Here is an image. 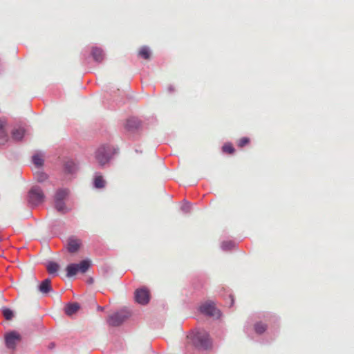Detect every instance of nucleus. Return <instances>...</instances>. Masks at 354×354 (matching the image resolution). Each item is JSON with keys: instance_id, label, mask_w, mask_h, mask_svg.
<instances>
[{"instance_id": "obj_27", "label": "nucleus", "mask_w": 354, "mask_h": 354, "mask_svg": "<svg viewBox=\"0 0 354 354\" xmlns=\"http://www.w3.org/2000/svg\"><path fill=\"white\" fill-rule=\"evenodd\" d=\"M80 240L75 236H72L68 238V243L72 244V243H78Z\"/></svg>"}, {"instance_id": "obj_8", "label": "nucleus", "mask_w": 354, "mask_h": 354, "mask_svg": "<svg viewBox=\"0 0 354 354\" xmlns=\"http://www.w3.org/2000/svg\"><path fill=\"white\" fill-rule=\"evenodd\" d=\"M136 301L140 304L145 305L149 303L150 293L147 288L137 289L135 292Z\"/></svg>"}, {"instance_id": "obj_2", "label": "nucleus", "mask_w": 354, "mask_h": 354, "mask_svg": "<svg viewBox=\"0 0 354 354\" xmlns=\"http://www.w3.org/2000/svg\"><path fill=\"white\" fill-rule=\"evenodd\" d=\"M112 148L109 145L100 147L95 153V158L100 166L106 165L111 158Z\"/></svg>"}, {"instance_id": "obj_12", "label": "nucleus", "mask_w": 354, "mask_h": 354, "mask_svg": "<svg viewBox=\"0 0 354 354\" xmlns=\"http://www.w3.org/2000/svg\"><path fill=\"white\" fill-rule=\"evenodd\" d=\"M39 290L44 294L48 293L52 290L50 280L49 279L44 280L39 286Z\"/></svg>"}, {"instance_id": "obj_31", "label": "nucleus", "mask_w": 354, "mask_h": 354, "mask_svg": "<svg viewBox=\"0 0 354 354\" xmlns=\"http://www.w3.org/2000/svg\"><path fill=\"white\" fill-rule=\"evenodd\" d=\"M98 309L102 310V307H98Z\"/></svg>"}, {"instance_id": "obj_18", "label": "nucleus", "mask_w": 354, "mask_h": 354, "mask_svg": "<svg viewBox=\"0 0 354 354\" xmlns=\"http://www.w3.org/2000/svg\"><path fill=\"white\" fill-rule=\"evenodd\" d=\"M59 266L55 262H49L47 265V270L50 274H55L57 272Z\"/></svg>"}, {"instance_id": "obj_19", "label": "nucleus", "mask_w": 354, "mask_h": 354, "mask_svg": "<svg viewBox=\"0 0 354 354\" xmlns=\"http://www.w3.org/2000/svg\"><path fill=\"white\" fill-rule=\"evenodd\" d=\"M139 55L146 59H149L150 55H151V52H150L149 48L147 46L142 47L139 51Z\"/></svg>"}, {"instance_id": "obj_14", "label": "nucleus", "mask_w": 354, "mask_h": 354, "mask_svg": "<svg viewBox=\"0 0 354 354\" xmlns=\"http://www.w3.org/2000/svg\"><path fill=\"white\" fill-rule=\"evenodd\" d=\"M24 136V129L22 128L15 129L12 132V138L15 140H21Z\"/></svg>"}, {"instance_id": "obj_1", "label": "nucleus", "mask_w": 354, "mask_h": 354, "mask_svg": "<svg viewBox=\"0 0 354 354\" xmlns=\"http://www.w3.org/2000/svg\"><path fill=\"white\" fill-rule=\"evenodd\" d=\"M187 338L198 348L207 349L212 346L209 334L203 330L193 332L187 336Z\"/></svg>"}, {"instance_id": "obj_7", "label": "nucleus", "mask_w": 354, "mask_h": 354, "mask_svg": "<svg viewBox=\"0 0 354 354\" xmlns=\"http://www.w3.org/2000/svg\"><path fill=\"white\" fill-rule=\"evenodd\" d=\"M6 346L10 349H15L16 345L21 340V337L17 331H11L5 335Z\"/></svg>"}, {"instance_id": "obj_6", "label": "nucleus", "mask_w": 354, "mask_h": 354, "mask_svg": "<svg viewBox=\"0 0 354 354\" xmlns=\"http://www.w3.org/2000/svg\"><path fill=\"white\" fill-rule=\"evenodd\" d=\"M200 311L206 315L218 317L220 316L219 310L215 307L212 301H207L200 306Z\"/></svg>"}, {"instance_id": "obj_22", "label": "nucleus", "mask_w": 354, "mask_h": 354, "mask_svg": "<svg viewBox=\"0 0 354 354\" xmlns=\"http://www.w3.org/2000/svg\"><path fill=\"white\" fill-rule=\"evenodd\" d=\"M2 313H3V317L7 320H11L12 319V317H14L13 312L10 308H4L2 310Z\"/></svg>"}, {"instance_id": "obj_24", "label": "nucleus", "mask_w": 354, "mask_h": 354, "mask_svg": "<svg viewBox=\"0 0 354 354\" xmlns=\"http://www.w3.org/2000/svg\"><path fill=\"white\" fill-rule=\"evenodd\" d=\"M80 245H67V250L70 253H75L77 252L80 249Z\"/></svg>"}, {"instance_id": "obj_15", "label": "nucleus", "mask_w": 354, "mask_h": 354, "mask_svg": "<svg viewBox=\"0 0 354 354\" xmlns=\"http://www.w3.org/2000/svg\"><path fill=\"white\" fill-rule=\"evenodd\" d=\"M5 122L0 121V145L4 144L7 140L8 136L4 130Z\"/></svg>"}, {"instance_id": "obj_5", "label": "nucleus", "mask_w": 354, "mask_h": 354, "mask_svg": "<svg viewBox=\"0 0 354 354\" xmlns=\"http://www.w3.org/2000/svg\"><path fill=\"white\" fill-rule=\"evenodd\" d=\"M44 194L39 187H32L28 192V201L32 206H37L41 204L44 201Z\"/></svg>"}, {"instance_id": "obj_11", "label": "nucleus", "mask_w": 354, "mask_h": 354, "mask_svg": "<svg viewBox=\"0 0 354 354\" xmlns=\"http://www.w3.org/2000/svg\"><path fill=\"white\" fill-rule=\"evenodd\" d=\"M91 54L94 60L97 62H101L104 57L102 50L98 48H93Z\"/></svg>"}, {"instance_id": "obj_16", "label": "nucleus", "mask_w": 354, "mask_h": 354, "mask_svg": "<svg viewBox=\"0 0 354 354\" xmlns=\"http://www.w3.org/2000/svg\"><path fill=\"white\" fill-rule=\"evenodd\" d=\"M77 169L76 164L72 161L68 160L65 163V170L69 174L74 173Z\"/></svg>"}, {"instance_id": "obj_17", "label": "nucleus", "mask_w": 354, "mask_h": 354, "mask_svg": "<svg viewBox=\"0 0 354 354\" xmlns=\"http://www.w3.org/2000/svg\"><path fill=\"white\" fill-rule=\"evenodd\" d=\"M105 180L102 176H95L94 178V186L97 189L103 188L105 186Z\"/></svg>"}, {"instance_id": "obj_9", "label": "nucleus", "mask_w": 354, "mask_h": 354, "mask_svg": "<svg viewBox=\"0 0 354 354\" xmlns=\"http://www.w3.org/2000/svg\"><path fill=\"white\" fill-rule=\"evenodd\" d=\"M129 316V313L126 311H121L110 315L108 319L109 325L117 326L120 325Z\"/></svg>"}, {"instance_id": "obj_4", "label": "nucleus", "mask_w": 354, "mask_h": 354, "mask_svg": "<svg viewBox=\"0 0 354 354\" xmlns=\"http://www.w3.org/2000/svg\"><path fill=\"white\" fill-rule=\"evenodd\" d=\"M68 195V190L66 189H60L57 190L54 196L55 207L62 213H66L68 209L65 205L64 200Z\"/></svg>"}, {"instance_id": "obj_25", "label": "nucleus", "mask_w": 354, "mask_h": 354, "mask_svg": "<svg viewBox=\"0 0 354 354\" xmlns=\"http://www.w3.org/2000/svg\"><path fill=\"white\" fill-rule=\"evenodd\" d=\"M223 152L232 153L234 151V149L230 144H225L223 147Z\"/></svg>"}, {"instance_id": "obj_29", "label": "nucleus", "mask_w": 354, "mask_h": 354, "mask_svg": "<svg viewBox=\"0 0 354 354\" xmlns=\"http://www.w3.org/2000/svg\"><path fill=\"white\" fill-rule=\"evenodd\" d=\"M8 240V236L0 234V242Z\"/></svg>"}, {"instance_id": "obj_20", "label": "nucleus", "mask_w": 354, "mask_h": 354, "mask_svg": "<svg viewBox=\"0 0 354 354\" xmlns=\"http://www.w3.org/2000/svg\"><path fill=\"white\" fill-rule=\"evenodd\" d=\"M267 328V326L262 323V322H258L254 325V329L256 333L259 334H261L266 331Z\"/></svg>"}, {"instance_id": "obj_23", "label": "nucleus", "mask_w": 354, "mask_h": 354, "mask_svg": "<svg viewBox=\"0 0 354 354\" xmlns=\"http://www.w3.org/2000/svg\"><path fill=\"white\" fill-rule=\"evenodd\" d=\"M37 180L39 183L45 181L48 178V176L43 172H38L36 174Z\"/></svg>"}, {"instance_id": "obj_26", "label": "nucleus", "mask_w": 354, "mask_h": 354, "mask_svg": "<svg viewBox=\"0 0 354 354\" xmlns=\"http://www.w3.org/2000/svg\"><path fill=\"white\" fill-rule=\"evenodd\" d=\"M249 138H242L239 142V146L242 147L243 146H245V145H247L248 142H249Z\"/></svg>"}, {"instance_id": "obj_21", "label": "nucleus", "mask_w": 354, "mask_h": 354, "mask_svg": "<svg viewBox=\"0 0 354 354\" xmlns=\"http://www.w3.org/2000/svg\"><path fill=\"white\" fill-rule=\"evenodd\" d=\"M32 162L37 167L43 165L44 160L39 154H35L32 156Z\"/></svg>"}, {"instance_id": "obj_30", "label": "nucleus", "mask_w": 354, "mask_h": 354, "mask_svg": "<svg viewBox=\"0 0 354 354\" xmlns=\"http://www.w3.org/2000/svg\"><path fill=\"white\" fill-rule=\"evenodd\" d=\"M169 90L170 91H174V88H173L172 86H169Z\"/></svg>"}, {"instance_id": "obj_13", "label": "nucleus", "mask_w": 354, "mask_h": 354, "mask_svg": "<svg viewBox=\"0 0 354 354\" xmlns=\"http://www.w3.org/2000/svg\"><path fill=\"white\" fill-rule=\"evenodd\" d=\"M80 308V305L77 303L69 304L65 308V313L67 315L71 316L77 313Z\"/></svg>"}, {"instance_id": "obj_28", "label": "nucleus", "mask_w": 354, "mask_h": 354, "mask_svg": "<svg viewBox=\"0 0 354 354\" xmlns=\"http://www.w3.org/2000/svg\"><path fill=\"white\" fill-rule=\"evenodd\" d=\"M181 209L184 212L188 213L190 211V205L189 203H186L182 206Z\"/></svg>"}, {"instance_id": "obj_10", "label": "nucleus", "mask_w": 354, "mask_h": 354, "mask_svg": "<svg viewBox=\"0 0 354 354\" xmlns=\"http://www.w3.org/2000/svg\"><path fill=\"white\" fill-rule=\"evenodd\" d=\"M140 126V121L136 118H130L127 120L125 129L129 131H134Z\"/></svg>"}, {"instance_id": "obj_3", "label": "nucleus", "mask_w": 354, "mask_h": 354, "mask_svg": "<svg viewBox=\"0 0 354 354\" xmlns=\"http://www.w3.org/2000/svg\"><path fill=\"white\" fill-rule=\"evenodd\" d=\"M91 266L89 260H83L80 263H71L66 268V276L72 277L77 274V273H85Z\"/></svg>"}]
</instances>
